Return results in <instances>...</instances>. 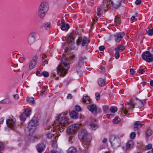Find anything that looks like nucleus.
Masks as SVG:
<instances>
[{"instance_id":"7ed1b4c3","label":"nucleus","mask_w":153,"mask_h":153,"mask_svg":"<svg viewBox=\"0 0 153 153\" xmlns=\"http://www.w3.org/2000/svg\"><path fill=\"white\" fill-rule=\"evenodd\" d=\"M105 1H107V3L106 2L105 4H102L99 7L97 10V16H100L101 13L103 12V10L106 11L108 10L106 9V7L108 8L109 7V4H111V5L115 8H117L120 7L121 5V3L122 0H117L116 2L114 3L111 1V0H104Z\"/></svg>"},{"instance_id":"9d476101","label":"nucleus","mask_w":153,"mask_h":153,"mask_svg":"<svg viewBox=\"0 0 153 153\" xmlns=\"http://www.w3.org/2000/svg\"><path fill=\"white\" fill-rule=\"evenodd\" d=\"M16 120L12 115H10L6 120L7 126L9 128L13 129L15 125Z\"/></svg>"},{"instance_id":"4be33fe9","label":"nucleus","mask_w":153,"mask_h":153,"mask_svg":"<svg viewBox=\"0 0 153 153\" xmlns=\"http://www.w3.org/2000/svg\"><path fill=\"white\" fill-rule=\"evenodd\" d=\"M77 114V112L74 111H72L70 113L71 117L74 119H76L78 118Z\"/></svg>"},{"instance_id":"6e6d98bb","label":"nucleus","mask_w":153,"mask_h":153,"mask_svg":"<svg viewBox=\"0 0 153 153\" xmlns=\"http://www.w3.org/2000/svg\"><path fill=\"white\" fill-rule=\"evenodd\" d=\"M4 149L3 144L0 142V151H1Z\"/></svg>"},{"instance_id":"9b49d317","label":"nucleus","mask_w":153,"mask_h":153,"mask_svg":"<svg viewBox=\"0 0 153 153\" xmlns=\"http://www.w3.org/2000/svg\"><path fill=\"white\" fill-rule=\"evenodd\" d=\"M89 42V41H88L87 38L85 36L83 37L82 38L81 37H79L76 40V45H79L81 44L82 46H85Z\"/></svg>"},{"instance_id":"393cba45","label":"nucleus","mask_w":153,"mask_h":153,"mask_svg":"<svg viewBox=\"0 0 153 153\" xmlns=\"http://www.w3.org/2000/svg\"><path fill=\"white\" fill-rule=\"evenodd\" d=\"M86 59V57L85 56H83L81 57L79 59L78 65L79 66L81 67L82 66V65L84 64L83 60Z\"/></svg>"},{"instance_id":"dca6fc26","label":"nucleus","mask_w":153,"mask_h":153,"mask_svg":"<svg viewBox=\"0 0 153 153\" xmlns=\"http://www.w3.org/2000/svg\"><path fill=\"white\" fill-rule=\"evenodd\" d=\"M76 36V34L74 33H71L69 35L67 39V41L68 43H71L74 40Z\"/></svg>"},{"instance_id":"6e6552de","label":"nucleus","mask_w":153,"mask_h":153,"mask_svg":"<svg viewBox=\"0 0 153 153\" xmlns=\"http://www.w3.org/2000/svg\"><path fill=\"white\" fill-rule=\"evenodd\" d=\"M143 59L147 62L153 61V55L148 51L144 52L142 55Z\"/></svg>"},{"instance_id":"0eeeda50","label":"nucleus","mask_w":153,"mask_h":153,"mask_svg":"<svg viewBox=\"0 0 153 153\" xmlns=\"http://www.w3.org/2000/svg\"><path fill=\"white\" fill-rule=\"evenodd\" d=\"M109 141L112 146L114 147H117L120 145V139L112 135L110 136L109 138Z\"/></svg>"},{"instance_id":"4c0bfd02","label":"nucleus","mask_w":153,"mask_h":153,"mask_svg":"<svg viewBox=\"0 0 153 153\" xmlns=\"http://www.w3.org/2000/svg\"><path fill=\"white\" fill-rule=\"evenodd\" d=\"M51 153H62V152L61 150H59V149H57L56 151L54 149L51 150Z\"/></svg>"},{"instance_id":"39448f33","label":"nucleus","mask_w":153,"mask_h":153,"mask_svg":"<svg viewBox=\"0 0 153 153\" xmlns=\"http://www.w3.org/2000/svg\"><path fill=\"white\" fill-rule=\"evenodd\" d=\"M79 136L81 137L83 142V144L84 147L87 148L90 143V141L91 139V135L88 134L86 130H83L79 135Z\"/></svg>"},{"instance_id":"37998d69","label":"nucleus","mask_w":153,"mask_h":153,"mask_svg":"<svg viewBox=\"0 0 153 153\" xmlns=\"http://www.w3.org/2000/svg\"><path fill=\"white\" fill-rule=\"evenodd\" d=\"M44 27L47 29V28H49L51 27V24L49 22H47L45 23L44 24Z\"/></svg>"},{"instance_id":"c03bdc74","label":"nucleus","mask_w":153,"mask_h":153,"mask_svg":"<svg viewBox=\"0 0 153 153\" xmlns=\"http://www.w3.org/2000/svg\"><path fill=\"white\" fill-rule=\"evenodd\" d=\"M49 75V73L46 71H44L42 72V76L45 77H47Z\"/></svg>"},{"instance_id":"72a5a7b5","label":"nucleus","mask_w":153,"mask_h":153,"mask_svg":"<svg viewBox=\"0 0 153 153\" xmlns=\"http://www.w3.org/2000/svg\"><path fill=\"white\" fill-rule=\"evenodd\" d=\"M114 22L117 24H120L121 22L120 20V16H117L114 19Z\"/></svg>"},{"instance_id":"5fc2aeb1","label":"nucleus","mask_w":153,"mask_h":153,"mask_svg":"<svg viewBox=\"0 0 153 153\" xmlns=\"http://www.w3.org/2000/svg\"><path fill=\"white\" fill-rule=\"evenodd\" d=\"M145 72V71L144 69H139L138 71V72L139 73L141 74H143Z\"/></svg>"},{"instance_id":"a211bd4d","label":"nucleus","mask_w":153,"mask_h":153,"mask_svg":"<svg viewBox=\"0 0 153 153\" xmlns=\"http://www.w3.org/2000/svg\"><path fill=\"white\" fill-rule=\"evenodd\" d=\"M82 101L86 104H89L91 102V100L89 96L86 95H84Z\"/></svg>"},{"instance_id":"a878e982","label":"nucleus","mask_w":153,"mask_h":153,"mask_svg":"<svg viewBox=\"0 0 153 153\" xmlns=\"http://www.w3.org/2000/svg\"><path fill=\"white\" fill-rule=\"evenodd\" d=\"M90 126L91 128L93 130H95L98 127V125L97 124L94 123L93 122H91L90 123Z\"/></svg>"},{"instance_id":"5701e85b","label":"nucleus","mask_w":153,"mask_h":153,"mask_svg":"<svg viewBox=\"0 0 153 153\" xmlns=\"http://www.w3.org/2000/svg\"><path fill=\"white\" fill-rule=\"evenodd\" d=\"M11 102V101L10 99L6 98L4 99L0 102V104H8Z\"/></svg>"},{"instance_id":"e2e57ef3","label":"nucleus","mask_w":153,"mask_h":153,"mask_svg":"<svg viewBox=\"0 0 153 153\" xmlns=\"http://www.w3.org/2000/svg\"><path fill=\"white\" fill-rule=\"evenodd\" d=\"M130 72L132 74H133L135 73L134 70L133 69H130Z\"/></svg>"},{"instance_id":"58836bf2","label":"nucleus","mask_w":153,"mask_h":153,"mask_svg":"<svg viewBox=\"0 0 153 153\" xmlns=\"http://www.w3.org/2000/svg\"><path fill=\"white\" fill-rule=\"evenodd\" d=\"M111 111L113 113H115L117 111V108L116 107L112 106L110 109Z\"/></svg>"},{"instance_id":"bb28decb","label":"nucleus","mask_w":153,"mask_h":153,"mask_svg":"<svg viewBox=\"0 0 153 153\" xmlns=\"http://www.w3.org/2000/svg\"><path fill=\"white\" fill-rule=\"evenodd\" d=\"M134 145L133 142L132 140H130L127 142L126 144V147L127 149L132 147Z\"/></svg>"},{"instance_id":"4d7b16f0","label":"nucleus","mask_w":153,"mask_h":153,"mask_svg":"<svg viewBox=\"0 0 153 153\" xmlns=\"http://www.w3.org/2000/svg\"><path fill=\"white\" fill-rule=\"evenodd\" d=\"M141 2V0H136L135 1V3L137 5L140 4Z\"/></svg>"},{"instance_id":"ddd939ff","label":"nucleus","mask_w":153,"mask_h":153,"mask_svg":"<svg viewBox=\"0 0 153 153\" xmlns=\"http://www.w3.org/2000/svg\"><path fill=\"white\" fill-rule=\"evenodd\" d=\"M36 33H31L28 40V44L30 45H31L34 43L36 39Z\"/></svg>"},{"instance_id":"de8ad7c7","label":"nucleus","mask_w":153,"mask_h":153,"mask_svg":"<svg viewBox=\"0 0 153 153\" xmlns=\"http://www.w3.org/2000/svg\"><path fill=\"white\" fill-rule=\"evenodd\" d=\"M152 145L151 144H149L146 146L145 149L146 150L150 149L152 148Z\"/></svg>"},{"instance_id":"3c124183","label":"nucleus","mask_w":153,"mask_h":153,"mask_svg":"<svg viewBox=\"0 0 153 153\" xmlns=\"http://www.w3.org/2000/svg\"><path fill=\"white\" fill-rule=\"evenodd\" d=\"M119 52L118 51H116L115 54V57L116 59H118L119 57Z\"/></svg>"},{"instance_id":"4468645a","label":"nucleus","mask_w":153,"mask_h":153,"mask_svg":"<svg viewBox=\"0 0 153 153\" xmlns=\"http://www.w3.org/2000/svg\"><path fill=\"white\" fill-rule=\"evenodd\" d=\"M37 57L36 55L34 56L29 63V68L30 69H33L36 64Z\"/></svg>"},{"instance_id":"f704fd0d","label":"nucleus","mask_w":153,"mask_h":153,"mask_svg":"<svg viewBox=\"0 0 153 153\" xmlns=\"http://www.w3.org/2000/svg\"><path fill=\"white\" fill-rule=\"evenodd\" d=\"M152 133V131L150 129H147L146 131L145 134L146 136H151Z\"/></svg>"},{"instance_id":"49530a36","label":"nucleus","mask_w":153,"mask_h":153,"mask_svg":"<svg viewBox=\"0 0 153 153\" xmlns=\"http://www.w3.org/2000/svg\"><path fill=\"white\" fill-rule=\"evenodd\" d=\"M54 134H53L51 133H48L46 135L47 136V137L48 138H51L53 136Z\"/></svg>"},{"instance_id":"2eb2a0df","label":"nucleus","mask_w":153,"mask_h":153,"mask_svg":"<svg viewBox=\"0 0 153 153\" xmlns=\"http://www.w3.org/2000/svg\"><path fill=\"white\" fill-rule=\"evenodd\" d=\"M128 102H127V104L129 105L131 104V105H134L137 104H142L143 105H145L146 104V100H137V98H136V102L137 103H133V101L128 100Z\"/></svg>"},{"instance_id":"473e14b6","label":"nucleus","mask_w":153,"mask_h":153,"mask_svg":"<svg viewBox=\"0 0 153 153\" xmlns=\"http://www.w3.org/2000/svg\"><path fill=\"white\" fill-rule=\"evenodd\" d=\"M26 117H27L25 115V114L24 113L20 114L19 116L20 120L23 121H25V120Z\"/></svg>"},{"instance_id":"f3484780","label":"nucleus","mask_w":153,"mask_h":153,"mask_svg":"<svg viewBox=\"0 0 153 153\" xmlns=\"http://www.w3.org/2000/svg\"><path fill=\"white\" fill-rule=\"evenodd\" d=\"M45 146V145L43 143L38 144L36 146L38 152L40 153L42 152Z\"/></svg>"},{"instance_id":"8fccbe9b","label":"nucleus","mask_w":153,"mask_h":153,"mask_svg":"<svg viewBox=\"0 0 153 153\" xmlns=\"http://www.w3.org/2000/svg\"><path fill=\"white\" fill-rule=\"evenodd\" d=\"M136 136V134L135 132H132L130 134V137L131 139L134 138Z\"/></svg>"},{"instance_id":"f03ea898","label":"nucleus","mask_w":153,"mask_h":153,"mask_svg":"<svg viewBox=\"0 0 153 153\" xmlns=\"http://www.w3.org/2000/svg\"><path fill=\"white\" fill-rule=\"evenodd\" d=\"M74 56V55L67 57H65L64 55L62 56L61 59V62L57 69L56 72L58 75L63 76L66 74L68 70L70 68L69 64L71 63Z\"/></svg>"},{"instance_id":"6ab92c4d","label":"nucleus","mask_w":153,"mask_h":153,"mask_svg":"<svg viewBox=\"0 0 153 153\" xmlns=\"http://www.w3.org/2000/svg\"><path fill=\"white\" fill-rule=\"evenodd\" d=\"M61 28L63 30H67L69 28V25L68 24L62 22Z\"/></svg>"},{"instance_id":"1a4fd4ad","label":"nucleus","mask_w":153,"mask_h":153,"mask_svg":"<svg viewBox=\"0 0 153 153\" xmlns=\"http://www.w3.org/2000/svg\"><path fill=\"white\" fill-rule=\"evenodd\" d=\"M79 126L80 125L78 124H75L70 126L67 130V134L73 135L76 132L77 129L79 128Z\"/></svg>"},{"instance_id":"13d9d810","label":"nucleus","mask_w":153,"mask_h":153,"mask_svg":"<svg viewBox=\"0 0 153 153\" xmlns=\"http://www.w3.org/2000/svg\"><path fill=\"white\" fill-rule=\"evenodd\" d=\"M122 111H123V113L125 114H126L127 113L128 111L127 110H126L125 108L124 107L122 109Z\"/></svg>"},{"instance_id":"052dcab7","label":"nucleus","mask_w":153,"mask_h":153,"mask_svg":"<svg viewBox=\"0 0 153 153\" xmlns=\"http://www.w3.org/2000/svg\"><path fill=\"white\" fill-rule=\"evenodd\" d=\"M72 96L71 94H68L67 96L68 99H71L72 98Z\"/></svg>"},{"instance_id":"7c9ffc66","label":"nucleus","mask_w":153,"mask_h":153,"mask_svg":"<svg viewBox=\"0 0 153 153\" xmlns=\"http://www.w3.org/2000/svg\"><path fill=\"white\" fill-rule=\"evenodd\" d=\"M31 110L29 109H26L25 110L24 112L27 117H29L31 114Z\"/></svg>"},{"instance_id":"864d4df0","label":"nucleus","mask_w":153,"mask_h":153,"mask_svg":"<svg viewBox=\"0 0 153 153\" xmlns=\"http://www.w3.org/2000/svg\"><path fill=\"white\" fill-rule=\"evenodd\" d=\"M99 49L100 51H103L105 49V47L104 46H100L99 48Z\"/></svg>"},{"instance_id":"b1692460","label":"nucleus","mask_w":153,"mask_h":153,"mask_svg":"<svg viewBox=\"0 0 153 153\" xmlns=\"http://www.w3.org/2000/svg\"><path fill=\"white\" fill-rule=\"evenodd\" d=\"M105 81V79L100 78L98 81L99 85L100 87H102L104 85Z\"/></svg>"},{"instance_id":"e433bc0d","label":"nucleus","mask_w":153,"mask_h":153,"mask_svg":"<svg viewBox=\"0 0 153 153\" xmlns=\"http://www.w3.org/2000/svg\"><path fill=\"white\" fill-rule=\"evenodd\" d=\"M120 119L118 117H116L113 120V123L115 124L118 123L120 121Z\"/></svg>"},{"instance_id":"20e7f679","label":"nucleus","mask_w":153,"mask_h":153,"mask_svg":"<svg viewBox=\"0 0 153 153\" xmlns=\"http://www.w3.org/2000/svg\"><path fill=\"white\" fill-rule=\"evenodd\" d=\"M49 9L48 3L45 2H42L39 5L38 10V16L41 18H43Z\"/></svg>"},{"instance_id":"c85d7f7f","label":"nucleus","mask_w":153,"mask_h":153,"mask_svg":"<svg viewBox=\"0 0 153 153\" xmlns=\"http://www.w3.org/2000/svg\"><path fill=\"white\" fill-rule=\"evenodd\" d=\"M142 124L140 123V122L139 121H136L134 123V127L135 128H137L141 127Z\"/></svg>"},{"instance_id":"79ce46f5","label":"nucleus","mask_w":153,"mask_h":153,"mask_svg":"<svg viewBox=\"0 0 153 153\" xmlns=\"http://www.w3.org/2000/svg\"><path fill=\"white\" fill-rule=\"evenodd\" d=\"M147 33L148 35L151 36L153 35V28L150 30H149L147 31Z\"/></svg>"},{"instance_id":"774afa93","label":"nucleus","mask_w":153,"mask_h":153,"mask_svg":"<svg viewBox=\"0 0 153 153\" xmlns=\"http://www.w3.org/2000/svg\"><path fill=\"white\" fill-rule=\"evenodd\" d=\"M150 85L151 86H153V80H151L150 81Z\"/></svg>"},{"instance_id":"0e129e2a","label":"nucleus","mask_w":153,"mask_h":153,"mask_svg":"<svg viewBox=\"0 0 153 153\" xmlns=\"http://www.w3.org/2000/svg\"><path fill=\"white\" fill-rule=\"evenodd\" d=\"M73 137L72 136H70L69 138V141L71 143H72L73 142L72 140L73 139Z\"/></svg>"},{"instance_id":"c756f323","label":"nucleus","mask_w":153,"mask_h":153,"mask_svg":"<svg viewBox=\"0 0 153 153\" xmlns=\"http://www.w3.org/2000/svg\"><path fill=\"white\" fill-rule=\"evenodd\" d=\"M76 152V148L74 147H70L68 150V153H75Z\"/></svg>"},{"instance_id":"ea45409f","label":"nucleus","mask_w":153,"mask_h":153,"mask_svg":"<svg viewBox=\"0 0 153 153\" xmlns=\"http://www.w3.org/2000/svg\"><path fill=\"white\" fill-rule=\"evenodd\" d=\"M42 61L43 63L42 65L44 66L47 64L48 63L47 59L43 58V59H42Z\"/></svg>"},{"instance_id":"69168bd1","label":"nucleus","mask_w":153,"mask_h":153,"mask_svg":"<svg viewBox=\"0 0 153 153\" xmlns=\"http://www.w3.org/2000/svg\"><path fill=\"white\" fill-rule=\"evenodd\" d=\"M19 143V146H21L22 144V141L21 140H19L18 141Z\"/></svg>"},{"instance_id":"423d86ee","label":"nucleus","mask_w":153,"mask_h":153,"mask_svg":"<svg viewBox=\"0 0 153 153\" xmlns=\"http://www.w3.org/2000/svg\"><path fill=\"white\" fill-rule=\"evenodd\" d=\"M38 125V118L34 117L29 122L27 126V128L30 132L33 133L36 129Z\"/></svg>"},{"instance_id":"412c9836","label":"nucleus","mask_w":153,"mask_h":153,"mask_svg":"<svg viewBox=\"0 0 153 153\" xmlns=\"http://www.w3.org/2000/svg\"><path fill=\"white\" fill-rule=\"evenodd\" d=\"M125 48V47L124 46L119 45L117 46V47L115 48L114 50L116 51L120 52L123 51Z\"/></svg>"},{"instance_id":"09e8293b","label":"nucleus","mask_w":153,"mask_h":153,"mask_svg":"<svg viewBox=\"0 0 153 153\" xmlns=\"http://www.w3.org/2000/svg\"><path fill=\"white\" fill-rule=\"evenodd\" d=\"M36 75L39 76H42V72L37 71L36 72Z\"/></svg>"},{"instance_id":"cd10ccee","label":"nucleus","mask_w":153,"mask_h":153,"mask_svg":"<svg viewBox=\"0 0 153 153\" xmlns=\"http://www.w3.org/2000/svg\"><path fill=\"white\" fill-rule=\"evenodd\" d=\"M27 100L30 103H31L32 104H35V102L34 100V99L33 97H27Z\"/></svg>"},{"instance_id":"2f4dec72","label":"nucleus","mask_w":153,"mask_h":153,"mask_svg":"<svg viewBox=\"0 0 153 153\" xmlns=\"http://www.w3.org/2000/svg\"><path fill=\"white\" fill-rule=\"evenodd\" d=\"M42 45V40L40 39H38L36 42V46L38 48H41Z\"/></svg>"},{"instance_id":"f257e3e1","label":"nucleus","mask_w":153,"mask_h":153,"mask_svg":"<svg viewBox=\"0 0 153 153\" xmlns=\"http://www.w3.org/2000/svg\"><path fill=\"white\" fill-rule=\"evenodd\" d=\"M67 114L62 113L58 115L56 119L54 121V123L52 125L53 128L51 131L53 129V131H56V134H57L56 137H55V138L58 137L59 134L60 132L61 133L63 131V129L65 128V125H67L66 123L68 122V118L66 116ZM60 134H59V136Z\"/></svg>"},{"instance_id":"c9c22d12","label":"nucleus","mask_w":153,"mask_h":153,"mask_svg":"<svg viewBox=\"0 0 153 153\" xmlns=\"http://www.w3.org/2000/svg\"><path fill=\"white\" fill-rule=\"evenodd\" d=\"M30 133L29 134L30 137V140L31 141H33L35 139H36L37 138V137H36L35 135H33V133Z\"/></svg>"},{"instance_id":"aec40b11","label":"nucleus","mask_w":153,"mask_h":153,"mask_svg":"<svg viewBox=\"0 0 153 153\" xmlns=\"http://www.w3.org/2000/svg\"><path fill=\"white\" fill-rule=\"evenodd\" d=\"M87 108L93 113L95 114L97 113V107L96 106H89Z\"/></svg>"},{"instance_id":"603ef678","label":"nucleus","mask_w":153,"mask_h":153,"mask_svg":"<svg viewBox=\"0 0 153 153\" xmlns=\"http://www.w3.org/2000/svg\"><path fill=\"white\" fill-rule=\"evenodd\" d=\"M75 109L77 111H80L81 110V108L80 106H75Z\"/></svg>"},{"instance_id":"a19ab883","label":"nucleus","mask_w":153,"mask_h":153,"mask_svg":"<svg viewBox=\"0 0 153 153\" xmlns=\"http://www.w3.org/2000/svg\"><path fill=\"white\" fill-rule=\"evenodd\" d=\"M78 46L76 45V44L74 43L71 45V47L72 49L77 50L78 48Z\"/></svg>"},{"instance_id":"f8f14e48","label":"nucleus","mask_w":153,"mask_h":153,"mask_svg":"<svg viewBox=\"0 0 153 153\" xmlns=\"http://www.w3.org/2000/svg\"><path fill=\"white\" fill-rule=\"evenodd\" d=\"M124 34L125 33L123 32L117 33L113 35V37L116 42L119 43L123 38Z\"/></svg>"},{"instance_id":"338daca9","label":"nucleus","mask_w":153,"mask_h":153,"mask_svg":"<svg viewBox=\"0 0 153 153\" xmlns=\"http://www.w3.org/2000/svg\"><path fill=\"white\" fill-rule=\"evenodd\" d=\"M42 59H43V58L47 59L46 55H45V54H43L42 55Z\"/></svg>"},{"instance_id":"680f3d73","label":"nucleus","mask_w":153,"mask_h":153,"mask_svg":"<svg viewBox=\"0 0 153 153\" xmlns=\"http://www.w3.org/2000/svg\"><path fill=\"white\" fill-rule=\"evenodd\" d=\"M13 98L15 100H17L19 98V97L18 94H16L13 95Z\"/></svg>"},{"instance_id":"a18cd8bd","label":"nucleus","mask_w":153,"mask_h":153,"mask_svg":"<svg viewBox=\"0 0 153 153\" xmlns=\"http://www.w3.org/2000/svg\"><path fill=\"white\" fill-rule=\"evenodd\" d=\"M100 93L98 92H97L95 93V98L96 100L97 101L99 100L100 98Z\"/></svg>"},{"instance_id":"bf43d9fd","label":"nucleus","mask_w":153,"mask_h":153,"mask_svg":"<svg viewBox=\"0 0 153 153\" xmlns=\"http://www.w3.org/2000/svg\"><path fill=\"white\" fill-rule=\"evenodd\" d=\"M100 69L101 70V73L102 74L104 73L105 72V68L102 67H101L100 68Z\"/></svg>"}]
</instances>
